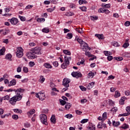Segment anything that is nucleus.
Instances as JSON below:
<instances>
[{"instance_id": "9d476101", "label": "nucleus", "mask_w": 130, "mask_h": 130, "mask_svg": "<svg viewBox=\"0 0 130 130\" xmlns=\"http://www.w3.org/2000/svg\"><path fill=\"white\" fill-rule=\"evenodd\" d=\"M41 47H36L34 51V53L35 54H41Z\"/></svg>"}, {"instance_id": "39448f33", "label": "nucleus", "mask_w": 130, "mask_h": 130, "mask_svg": "<svg viewBox=\"0 0 130 130\" xmlns=\"http://www.w3.org/2000/svg\"><path fill=\"white\" fill-rule=\"evenodd\" d=\"M36 96L37 98H39L40 100H41V101L45 100V98H46V97L45 96V93H44V92H43V91H40L38 93H37L36 94Z\"/></svg>"}, {"instance_id": "5fc2aeb1", "label": "nucleus", "mask_w": 130, "mask_h": 130, "mask_svg": "<svg viewBox=\"0 0 130 130\" xmlns=\"http://www.w3.org/2000/svg\"><path fill=\"white\" fill-rule=\"evenodd\" d=\"M111 5L110 4H106L104 6H102V7H105V8H107V9H109V8H110L111 7Z\"/></svg>"}, {"instance_id": "1a4fd4ad", "label": "nucleus", "mask_w": 130, "mask_h": 130, "mask_svg": "<svg viewBox=\"0 0 130 130\" xmlns=\"http://www.w3.org/2000/svg\"><path fill=\"white\" fill-rule=\"evenodd\" d=\"M10 23L12 25H17L19 23V20L17 18L13 17L9 20Z\"/></svg>"}, {"instance_id": "de8ad7c7", "label": "nucleus", "mask_w": 130, "mask_h": 130, "mask_svg": "<svg viewBox=\"0 0 130 130\" xmlns=\"http://www.w3.org/2000/svg\"><path fill=\"white\" fill-rule=\"evenodd\" d=\"M113 45L115 47H118V46H119V44H118V43L117 42H114L113 44Z\"/></svg>"}, {"instance_id": "6e6552de", "label": "nucleus", "mask_w": 130, "mask_h": 130, "mask_svg": "<svg viewBox=\"0 0 130 130\" xmlns=\"http://www.w3.org/2000/svg\"><path fill=\"white\" fill-rule=\"evenodd\" d=\"M72 77L79 79V78H81L82 75L80 72H73L72 73Z\"/></svg>"}, {"instance_id": "e2e57ef3", "label": "nucleus", "mask_w": 130, "mask_h": 130, "mask_svg": "<svg viewBox=\"0 0 130 130\" xmlns=\"http://www.w3.org/2000/svg\"><path fill=\"white\" fill-rule=\"evenodd\" d=\"M125 94L126 96H129L130 95V91L129 90H126L125 91Z\"/></svg>"}, {"instance_id": "13d9d810", "label": "nucleus", "mask_w": 130, "mask_h": 130, "mask_svg": "<svg viewBox=\"0 0 130 130\" xmlns=\"http://www.w3.org/2000/svg\"><path fill=\"white\" fill-rule=\"evenodd\" d=\"M125 26H126V27H128V26L130 25V22L128 21H127L125 22L124 23Z\"/></svg>"}, {"instance_id": "20e7f679", "label": "nucleus", "mask_w": 130, "mask_h": 130, "mask_svg": "<svg viewBox=\"0 0 130 130\" xmlns=\"http://www.w3.org/2000/svg\"><path fill=\"white\" fill-rule=\"evenodd\" d=\"M23 51H24V50H23V48L21 47H19L17 48V51L16 52V56L18 57V58H21L23 55L24 53H23Z\"/></svg>"}, {"instance_id": "2eb2a0df", "label": "nucleus", "mask_w": 130, "mask_h": 130, "mask_svg": "<svg viewBox=\"0 0 130 130\" xmlns=\"http://www.w3.org/2000/svg\"><path fill=\"white\" fill-rule=\"evenodd\" d=\"M50 120L51 122L55 124V122H56V119H55V116L54 115H52Z\"/></svg>"}, {"instance_id": "c85d7f7f", "label": "nucleus", "mask_w": 130, "mask_h": 130, "mask_svg": "<svg viewBox=\"0 0 130 130\" xmlns=\"http://www.w3.org/2000/svg\"><path fill=\"white\" fill-rule=\"evenodd\" d=\"M87 129L89 130H95V127L94 125H93L90 126H87Z\"/></svg>"}, {"instance_id": "ddd939ff", "label": "nucleus", "mask_w": 130, "mask_h": 130, "mask_svg": "<svg viewBox=\"0 0 130 130\" xmlns=\"http://www.w3.org/2000/svg\"><path fill=\"white\" fill-rule=\"evenodd\" d=\"M12 54H7L6 55L5 58L6 59H7L8 60H10V61H12Z\"/></svg>"}, {"instance_id": "774afa93", "label": "nucleus", "mask_w": 130, "mask_h": 130, "mask_svg": "<svg viewBox=\"0 0 130 130\" xmlns=\"http://www.w3.org/2000/svg\"><path fill=\"white\" fill-rule=\"evenodd\" d=\"M24 126L25 127H30V123H24Z\"/></svg>"}, {"instance_id": "5701e85b", "label": "nucleus", "mask_w": 130, "mask_h": 130, "mask_svg": "<svg viewBox=\"0 0 130 130\" xmlns=\"http://www.w3.org/2000/svg\"><path fill=\"white\" fill-rule=\"evenodd\" d=\"M130 113H125L123 114H120L118 115L119 117H120L121 116H128V115H129Z\"/></svg>"}, {"instance_id": "4be33fe9", "label": "nucleus", "mask_w": 130, "mask_h": 130, "mask_svg": "<svg viewBox=\"0 0 130 130\" xmlns=\"http://www.w3.org/2000/svg\"><path fill=\"white\" fill-rule=\"evenodd\" d=\"M98 128H103V121L99 122L97 125Z\"/></svg>"}, {"instance_id": "603ef678", "label": "nucleus", "mask_w": 130, "mask_h": 130, "mask_svg": "<svg viewBox=\"0 0 130 130\" xmlns=\"http://www.w3.org/2000/svg\"><path fill=\"white\" fill-rule=\"evenodd\" d=\"M89 120L88 119H84L82 120H81V123H86V122H88V121Z\"/></svg>"}, {"instance_id": "9b49d317", "label": "nucleus", "mask_w": 130, "mask_h": 130, "mask_svg": "<svg viewBox=\"0 0 130 130\" xmlns=\"http://www.w3.org/2000/svg\"><path fill=\"white\" fill-rule=\"evenodd\" d=\"M17 84V81L16 79H13L10 82H9L8 87H11V86H15Z\"/></svg>"}, {"instance_id": "69168bd1", "label": "nucleus", "mask_w": 130, "mask_h": 130, "mask_svg": "<svg viewBox=\"0 0 130 130\" xmlns=\"http://www.w3.org/2000/svg\"><path fill=\"white\" fill-rule=\"evenodd\" d=\"M24 73H28V68L27 67H23Z\"/></svg>"}, {"instance_id": "4c0bfd02", "label": "nucleus", "mask_w": 130, "mask_h": 130, "mask_svg": "<svg viewBox=\"0 0 130 130\" xmlns=\"http://www.w3.org/2000/svg\"><path fill=\"white\" fill-rule=\"evenodd\" d=\"M66 16H67L68 17H71V16H74V13L72 12H67L66 14Z\"/></svg>"}, {"instance_id": "cd10ccee", "label": "nucleus", "mask_w": 130, "mask_h": 130, "mask_svg": "<svg viewBox=\"0 0 130 130\" xmlns=\"http://www.w3.org/2000/svg\"><path fill=\"white\" fill-rule=\"evenodd\" d=\"M120 93L119 92V91L116 90L115 93V97H116V98H118V97H120Z\"/></svg>"}, {"instance_id": "7c9ffc66", "label": "nucleus", "mask_w": 130, "mask_h": 130, "mask_svg": "<svg viewBox=\"0 0 130 130\" xmlns=\"http://www.w3.org/2000/svg\"><path fill=\"white\" fill-rule=\"evenodd\" d=\"M85 55H87L88 57H92V56H94V55H92L89 52H85Z\"/></svg>"}, {"instance_id": "0eeeda50", "label": "nucleus", "mask_w": 130, "mask_h": 130, "mask_svg": "<svg viewBox=\"0 0 130 130\" xmlns=\"http://www.w3.org/2000/svg\"><path fill=\"white\" fill-rule=\"evenodd\" d=\"M26 56L28 58H30V59H33L34 58H36V57H37V56L35 55V54H34V51L28 52L26 53Z\"/></svg>"}, {"instance_id": "49530a36", "label": "nucleus", "mask_w": 130, "mask_h": 130, "mask_svg": "<svg viewBox=\"0 0 130 130\" xmlns=\"http://www.w3.org/2000/svg\"><path fill=\"white\" fill-rule=\"evenodd\" d=\"M12 118L13 119H15V120H17V119H18V118H19V116L17 115H13Z\"/></svg>"}, {"instance_id": "c03bdc74", "label": "nucleus", "mask_w": 130, "mask_h": 130, "mask_svg": "<svg viewBox=\"0 0 130 130\" xmlns=\"http://www.w3.org/2000/svg\"><path fill=\"white\" fill-rule=\"evenodd\" d=\"M94 73L92 72H90L89 73H88V78H93L94 77Z\"/></svg>"}, {"instance_id": "864d4df0", "label": "nucleus", "mask_w": 130, "mask_h": 130, "mask_svg": "<svg viewBox=\"0 0 130 130\" xmlns=\"http://www.w3.org/2000/svg\"><path fill=\"white\" fill-rule=\"evenodd\" d=\"M53 64L55 68H57V67H58V62L54 61L53 62Z\"/></svg>"}, {"instance_id": "f8f14e48", "label": "nucleus", "mask_w": 130, "mask_h": 130, "mask_svg": "<svg viewBox=\"0 0 130 130\" xmlns=\"http://www.w3.org/2000/svg\"><path fill=\"white\" fill-rule=\"evenodd\" d=\"M100 13H105L106 14H109L110 11L108 10V9H105V8H101L100 9Z\"/></svg>"}, {"instance_id": "ea45409f", "label": "nucleus", "mask_w": 130, "mask_h": 130, "mask_svg": "<svg viewBox=\"0 0 130 130\" xmlns=\"http://www.w3.org/2000/svg\"><path fill=\"white\" fill-rule=\"evenodd\" d=\"M29 66L30 68H33V67L35 66V62H34V61H30L29 62Z\"/></svg>"}, {"instance_id": "4468645a", "label": "nucleus", "mask_w": 130, "mask_h": 130, "mask_svg": "<svg viewBox=\"0 0 130 130\" xmlns=\"http://www.w3.org/2000/svg\"><path fill=\"white\" fill-rule=\"evenodd\" d=\"M95 36L96 37H98L99 38V39L100 40H103V39H104V36H103V34H101V35H99V34H96L95 35Z\"/></svg>"}, {"instance_id": "680f3d73", "label": "nucleus", "mask_w": 130, "mask_h": 130, "mask_svg": "<svg viewBox=\"0 0 130 130\" xmlns=\"http://www.w3.org/2000/svg\"><path fill=\"white\" fill-rule=\"evenodd\" d=\"M111 110V111H113V112H116V111H117V108L114 107Z\"/></svg>"}, {"instance_id": "aec40b11", "label": "nucleus", "mask_w": 130, "mask_h": 130, "mask_svg": "<svg viewBox=\"0 0 130 130\" xmlns=\"http://www.w3.org/2000/svg\"><path fill=\"white\" fill-rule=\"evenodd\" d=\"M120 124V122L119 121L116 122L115 121H113V125L114 126H118Z\"/></svg>"}, {"instance_id": "a19ab883", "label": "nucleus", "mask_w": 130, "mask_h": 130, "mask_svg": "<svg viewBox=\"0 0 130 130\" xmlns=\"http://www.w3.org/2000/svg\"><path fill=\"white\" fill-rule=\"evenodd\" d=\"M19 18L21 20V21H22V22L26 21V17L24 16H21L19 15Z\"/></svg>"}, {"instance_id": "052dcab7", "label": "nucleus", "mask_w": 130, "mask_h": 130, "mask_svg": "<svg viewBox=\"0 0 130 130\" xmlns=\"http://www.w3.org/2000/svg\"><path fill=\"white\" fill-rule=\"evenodd\" d=\"M80 88L81 90L82 91H86V90H87V88H86V87H85L83 86H80Z\"/></svg>"}, {"instance_id": "bf43d9fd", "label": "nucleus", "mask_w": 130, "mask_h": 130, "mask_svg": "<svg viewBox=\"0 0 130 130\" xmlns=\"http://www.w3.org/2000/svg\"><path fill=\"white\" fill-rule=\"evenodd\" d=\"M98 19V16H91V20L94 21V20H97Z\"/></svg>"}, {"instance_id": "b1692460", "label": "nucleus", "mask_w": 130, "mask_h": 130, "mask_svg": "<svg viewBox=\"0 0 130 130\" xmlns=\"http://www.w3.org/2000/svg\"><path fill=\"white\" fill-rule=\"evenodd\" d=\"M44 33H49V29L48 27H45L42 29Z\"/></svg>"}, {"instance_id": "e433bc0d", "label": "nucleus", "mask_w": 130, "mask_h": 130, "mask_svg": "<svg viewBox=\"0 0 130 130\" xmlns=\"http://www.w3.org/2000/svg\"><path fill=\"white\" fill-rule=\"evenodd\" d=\"M107 118V113L105 112L103 114V120H105Z\"/></svg>"}, {"instance_id": "4d7b16f0", "label": "nucleus", "mask_w": 130, "mask_h": 130, "mask_svg": "<svg viewBox=\"0 0 130 130\" xmlns=\"http://www.w3.org/2000/svg\"><path fill=\"white\" fill-rule=\"evenodd\" d=\"M107 59L108 60L110 61L111 60H112V59H113V57H112V56H108L107 57Z\"/></svg>"}, {"instance_id": "58836bf2", "label": "nucleus", "mask_w": 130, "mask_h": 130, "mask_svg": "<svg viewBox=\"0 0 130 130\" xmlns=\"http://www.w3.org/2000/svg\"><path fill=\"white\" fill-rule=\"evenodd\" d=\"M76 30L77 32H78V33H80V34H82V33H83V29L82 28H76Z\"/></svg>"}, {"instance_id": "a18cd8bd", "label": "nucleus", "mask_w": 130, "mask_h": 130, "mask_svg": "<svg viewBox=\"0 0 130 130\" xmlns=\"http://www.w3.org/2000/svg\"><path fill=\"white\" fill-rule=\"evenodd\" d=\"M77 40L78 42H79V43H80L82 45H83V44H84V41H83L82 39H77Z\"/></svg>"}, {"instance_id": "3c124183", "label": "nucleus", "mask_w": 130, "mask_h": 130, "mask_svg": "<svg viewBox=\"0 0 130 130\" xmlns=\"http://www.w3.org/2000/svg\"><path fill=\"white\" fill-rule=\"evenodd\" d=\"M65 117H66V118H72V117H73V115L72 114H67L66 115H65Z\"/></svg>"}, {"instance_id": "8fccbe9b", "label": "nucleus", "mask_w": 130, "mask_h": 130, "mask_svg": "<svg viewBox=\"0 0 130 130\" xmlns=\"http://www.w3.org/2000/svg\"><path fill=\"white\" fill-rule=\"evenodd\" d=\"M60 103L61 104V105L63 106L65 104H67V102L65 101H63L62 100H60Z\"/></svg>"}, {"instance_id": "dca6fc26", "label": "nucleus", "mask_w": 130, "mask_h": 130, "mask_svg": "<svg viewBox=\"0 0 130 130\" xmlns=\"http://www.w3.org/2000/svg\"><path fill=\"white\" fill-rule=\"evenodd\" d=\"M44 67L46 69H52V66L49 63H45L44 64Z\"/></svg>"}, {"instance_id": "2f4dec72", "label": "nucleus", "mask_w": 130, "mask_h": 130, "mask_svg": "<svg viewBox=\"0 0 130 130\" xmlns=\"http://www.w3.org/2000/svg\"><path fill=\"white\" fill-rule=\"evenodd\" d=\"M68 39H72L73 38V34L72 33H68L67 34V37Z\"/></svg>"}, {"instance_id": "72a5a7b5", "label": "nucleus", "mask_w": 130, "mask_h": 130, "mask_svg": "<svg viewBox=\"0 0 130 130\" xmlns=\"http://www.w3.org/2000/svg\"><path fill=\"white\" fill-rule=\"evenodd\" d=\"M14 91V92H15V93H16V91H17V90H16V89H12V88H10V89H7V90H4V92H13V91Z\"/></svg>"}, {"instance_id": "f03ea898", "label": "nucleus", "mask_w": 130, "mask_h": 130, "mask_svg": "<svg viewBox=\"0 0 130 130\" xmlns=\"http://www.w3.org/2000/svg\"><path fill=\"white\" fill-rule=\"evenodd\" d=\"M72 59V57H67V56H64V63H63L61 66V68L64 70V69H67L68 68V65L70 64V60Z\"/></svg>"}, {"instance_id": "09e8293b", "label": "nucleus", "mask_w": 130, "mask_h": 130, "mask_svg": "<svg viewBox=\"0 0 130 130\" xmlns=\"http://www.w3.org/2000/svg\"><path fill=\"white\" fill-rule=\"evenodd\" d=\"M50 2L51 3V4L56 5V4H57V2H58V0H50Z\"/></svg>"}, {"instance_id": "0e129e2a", "label": "nucleus", "mask_w": 130, "mask_h": 130, "mask_svg": "<svg viewBox=\"0 0 130 130\" xmlns=\"http://www.w3.org/2000/svg\"><path fill=\"white\" fill-rule=\"evenodd\" d=\"M113 17L114 18H119V15L117 13H114L113 14Z\"/></svg>"}, {"instance_id": "6e6d98bb", "label": "nucleus", "mask_w": 130, "mask_h": 130, "mask_svg": "<svg viewBox=\"0 0 130 130\" xmlns=\"http://www.w3.org/2000/svg\"><path fill=\"white\" fill-rule=\"evenodd\" d=\"M4 100H9L10 99V96L7 95L3 98Z\"/></svg>"}, {"instance_id": "f257e3e1", "label": "nucleus", "mask_w": 130, "mask_h": 130, "mask_svg": "<svg viewBox=\"0 0 130 130\" xmlns=\"http://www.w3.org/2000/svg\"><path fill=\"white\" fill-rule=\"evenodd\" d=\"M25 92V89L19 88L16 91V95L11 98L9 100V102L12 105H15L17 101H20L23 98V93Z\"/></svg>"}, {"instance_id": "c756f323", "label": "nucleus", "mask_w": 130, "mask_h": 130, "mask_svg": "<svg viewBox=\"0 0 130 130\" xmlns=\"http://www.w3.org/2000/svg\"><path fill=\"white\" fill-rule=\"evenodd\" d=\"M128 127H129L128 125L126 124V123H124L121 126V128H123L124 129L128 128Z\"/></svg>"}, {"instance_id": "473e14b6", "label": "nucleus", "mask_w": 130, "mask_h": 130, "mask_svg": "<svg viewBox=\"0 0 130 130\" xmlns=\"http://www.w3.org/2000/svg\"><path fill=\"white\" fill-rule=\"evenodd\" d=\"M114 59H115L116 60H119V61H120L123 59V58H122V57H114Z\"/></svg>"}, {"instance_id": "a878e982", "label": "nucleus", "mask_w": 130, "mask_h": 130, "mask_svg": "<svg viewBox=\"0 0 130 130\" xmlns=\"http://www.w3.org/2000/svg\"><path fill=\"white\" fill-rule=\"evenodd\" d=\"M63 53H64V54H67V55H71V51L68 50H63Z\"/></svg>"}, {"instance_id": "423d86ee", "label": "nucleus", "mask_w": 130, "mask_h": 130, "mask_svg": "<svg viewBox=\"0 0 130 130\" xmlns=\"http://www.w3.org/2000/svg\"><path fill=\"white\" fill-rule=\"evenodd\" d=\"M70 79L68 78H64L63 80L62 84L64 87H66V88H63V91H67L68 90V87H70Z\"/></svg>"}, {"instance_id": "338daca9", "label": "nucleus", "mask_w": 130, "mask_h": 130, "mask_svg": "<svg viewBox=\"0 0 130 130\" xmlns=\"http://www.w3.org/2000/svg\"><path fill=\"white\" fill-rule=\"evenodd\" d=\"M126 111L127 112V113H129V112H130V106H128L126 108Z\"/></svg>"}, {"instance_id": "a211bd4d", "label": "nucleus", "mask_w": 130, "mask_h": 130, "mask_svg": "<svg viewBox=\"0 0 130 130\" xmlns=\"http://www.w3.org/2000/svg\"><path fill=\"white\" fill-rule=\"evenodd\" d=\"M81 47H83V49H89V46L88 45V44L83 42V44L81 45Z\"/></svg>"}, {"instance_id": "37998d69", "label": "nucleus", "mask_w": 130, "mask_h": 130, "mask_svg": "<svg viewBox=\"0 0 130 130\" xmlns=\"http://www.w3.org/2000/svg\"><path fill=\"white\" fill-rule=\"evenodd\" d=\"M2 32H3L4 35H7V34H8V33H10V30L5 29V30H4V31Z\"/></svg>"}, {"instance_id": "79ce46f5", "label": "nucleus", "mask_w": 130, "mask_h": 130, "mask_svg": "<svg viewBox=\"0 0 130 130\" xmlns=\"http://www.w3.org/2000/svg\"><path fill=\"white\" fill-rule=\"evenodd\" d=\"M129 45V44H128V43H125L122 45V47H123L124 48H127Z\"/></svg>"}, {"instance_id": "7ed1b4c3", "label": "nucleus", "mask_w": 130, "mask_h": 130, "mask_svg": "<svg viewBox=\"0 0 130 130\" xmlns=\"http://www.w3.org/2000/svg\"><path fill=\"white\" fill-rule=\"evenodd\" d=\"M40 120L41 121L42 123L47 125L48 123L47 122V116L45 114H42L40 115Z\"/></svg>"}, {"instance_id": "c9c22d12", "label": "nucleus", "mask_w": 130, "mask_h": 130, "mask_svg": "<svg viewBox=\"0 0 130 130\" xmlns=\"http://www.w3.org/2000/svg\"><path fill=\"white\" fill-rule=\"evenodd\" d=\"M14 112H16L17 113H22V110L19 109H14Z\"/></svg>"}, {"instance_id": "6ab92c4d", "label": "nucleus", "mask_w": 130, "mask_h": 130, "mask_svg": "<svg viewBox=\"0 0 130 130\" xmlns=\"http://www.w3.org/2000/svg\"><path fill=\"white\" fill-rule=\"evenodd\" d=\"M71 107H72L71 103H68L67 104H66L65 106V109H66V110H69V109H70Z\"/></svg>"}, {"instance_id": "412c9836", "label": "nucleus", "mask_w": 130, "mask_h": 130, "mask_svg": "<svg viewBox=\"0 0 130 130\" xmlns=\"http://www.w3.org/2000/svg\"><path fill=\"white\" fill-rule=\"evenodd\" d=\"M35 113V109H32L30 110L29 112H27V114L28 116H30V115H32Z\"/></svg>"}, {"instance_id": "f704fd0d", "label": "nucleus", "mask_w": 130, "mask_h": 130, "mask_svg": "<svg viewBox=\"0 0 130 130\" xmlns=\"http://www.w3.org/2000/svg\"><path fill=\"white\" fill-rule=\"evenodd\" d=\"M81 10L82 12H87V8L85 6H83L79 8Z\"/></svg>"}, {"instance_id": "393cba45", "label": "nucleus", "mask_w": 130, "mask_h": 130, "mask_svg": "<svg viewBox=\"0 0 130 130\" xmlns=\"http://www.w3.org/2000/svg\"><path fill=\"white\" fill-rule=\"evenodd\" d=\"M44 81H45V79L44 78L43 76H41L40 80H39V82L41 83V84H42L44 82Z\"/></svg>"}, {"instance_id": "bb28decb", "label": "nucleus", "mask_w": 130, "mask_h": 130, "mask_svg": "<svg viewBox=\"0 0 130 130\" xmlns=\"http://www.w3.org/2000/svg\"><path fill=\"white\" fill-rule=\"evenodd\" d=\"M104 54L106 56H108V55H111V54H112V53L110 51H104Z\"/></svg>"}, {"instance_id": "f3484780", "label": "nucleus", "mask_w": 130, "mask_h": 130, "mask_svg": "<svg viewBox=\"0 0 130 130\" xmlns=\"http://www.w3.org/2000/svg\"><path fill=\"white\" fill-rule=\"evenodd\" d=\"M6 51V48L3 47L2 49H0V55H4Z\"/></svg>"}]
</instances>
